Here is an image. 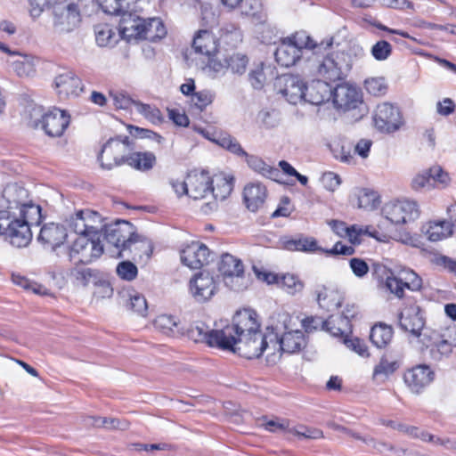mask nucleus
Here are the masks:
<instances>
[{
  "mask_svg": "<svg viewBox=\"0 0 456 456\" xmlns=\"http://www.w3.org/2000/svg\"><path fill=\"white\" fill-rule=\"evenodd\" d=\"M4 212L19 225L27 227L28 245L32 240L31 226L39 225L42 220L41 207L28 200V191L18 183H10L3 191Z\"/></svg>",
  "mask_w": 456,
  "mask_h": 456,
  "instance_id": "obj_1",
  "label": "nucleus"
},
{
  "mask_svg": "<svg viewBox=\"0 0 456 456\" xmlns=\"http://www.w3.org/2000/svg\"><path fill=\"white\" fill-rule=\"evenodd\" d=\"M332 38L316 44L305 31L297 32L291 37L283 38L274 52L277 63L282 67H291L300 60L304 49L316 52L325 50L332 45Z\"/></svg>",
  "mask_w": 456,
  "mask_h": 456,
  "instance_id": "obj_2",
  "label": "nucleus"
},
{
  "mask_svg": "<svg viewBox=\"0 0 456 456\" xmlns=\"http://www.w3.org/2000/svg\"><path fill=\"white\" fill-rule=\"evenodd\" d=\"M119 34L127 41L146 39L154 42L164 37L167 31L160 19H144L135 14L125 16L119 24Z\"/></svg>",
  "mask_w": 456,
  "mask_h": 456,
  "instance_id": "obj_3",
  "label": "nucleus"
},
{
  "mask_svg": "<svg viewBox=\"0 0 456 456\" xmlns=\"http://www.w3.org/2000/svg\"><path fill=\"white\" fill-rule=\"evenodd\" d=\"M102 237L110 244L120 250L130 249L132 247L138 249L137 244L145 247L144 253L150 256L153 250L151 242L133 231V225L126 221H117L113 224H106L102 232Z\"/></svg>",
  "mask_w": 456,
  "mask_h": 456,
  "instance_id": "obj_4",
  "label": "nucleus"
},
{
  "mask_svg": "<svg viewBox=\"0 0 456 456\" xmlns=\"http://www.w3.org/2000/svg\"><path fill=\"white\" fill-rule=\"evenodd\" d=\"M266 330L265 334L260 330L252 335L244 334L235 340L232 348L224 350L238 354L247 359L258 358L266 349H272V346L277 344L274 328H267Z\"/></svg>",
  "mask_w": 456,
  "mask_h": 456,
  "instance_id": "obj_5",
  "label": "nucleus"
},
{
  "mask_svg": "<svg viewBox=\"0 0 456 456\" xmlns=\"http://www.w3.org/2000/svg\"><path fill=\"white\" fill-rule=\"evenodd\" d=\"M134 148V141L128 136L118 135L115 138H110L102 145L98 155L101 167L105 170H111L122 165H126Z\"/></svg>",
  "mask_w": 456,
  "mask_h": 456,
  "instance_id": "obj_6",
  "label": "nucleus"
},
{
  "mask_svg": "<svg viewBox=\"0 0 456 456\" xmlns=\"http://www.w3.org/2000/svg\"><path fill=\"white\" fill-rule=\"evenodd\" d=\"M351 56L338 51L326 54L318 61L317 74L327 82H336L346 77L352 69Z\"/></svg>",
  "mask_w": 456,
  "mask_h": 456,
  "instance_id": "obj_7",
  "label": "nucleus"
},
{
  "mask_svg": "<svg viewBox=\"0 0 456 456\" xmlns=\"http://www.w3.org/2000/svg\"><path fill=\"white\" fill-rule=\"evenodd\" d=\"M260 325L256 320V314L249 309L238 311L232 318V323L222 329L224 342L234 346L235 340L244 334L252 335L258 331Z\"/></svg>",
  "mask_w": 456,
  "mask_h": 456,
  "instance_id": "obj_8",
  "label": "nucleus"
},
{
  "mask_svg": "<svg viewBox=\"0 0 456 456\" xmlns=\"http://www.w3.org/2000/svg\"><path fill=\"white\" fill-rule=\"evenodd\" d=\"M103 253L102 240L91 237L79 236L67 248L69 261L75 265H88L98 259Z\"/></svg>",
  "mask_w": 456,
  "mask_h": 456,
  "instance_id": "obj_9",
  "label": "nucleus"
},
{
  "mask_svg": "<svg viewBox=\"0 0 456 456\" xmlns=\"http://www.w3.org/2000/svg\"><path fill=\"white\" fill-rule=\"evenodd\" d=\"M382 216L392 224H406L419 217L420 210L414 200H397L386 203L381 209Z\"/></svg>",
  "mask_w": 456,
  "mask_h": 456,
  "instance_id": "obj_10",
  "label": "nucleus"
},
{
  "mask_svg": "<svg viewBox=\"0 0 456 456\" xmlns=\"http://www.w3.org/2000/svg\"><path fill=\"white\" fill-rule=\"evenodd\" d=\"M82 20L76 4L59 5L53 11V31L57 35L68 34L75 30Z\"/></svg>",
  "mask_w": 456,
  "mask_h": 456,
  "instance_id": "obj_11",
  "label": "nucleus"
},
{
  "mask_svg": "<svg viewBox=\"0 0 456 456\" xmlns=\"http://www.w3.org/2000/svg\"><path fill=\"white\" fill-rule=\"evenodd\" d=\"M218 270L227 287L232 290H241L243 283L244 265L240 259L231 254H223L218 265Z\"/></svg>",
  "mask_w": 456,
  "mask_h": 456,
  "instance_id": "obj_12",
  "label": "nucleus"
},
{
  "mask_svg": "<svg viewBox=\"0 0 456 456\" xmlns=\"http://www.w3.org/2000/svg\"><path fill=\"white\" fill-rule=\"evenodd\" d=\"M426 321L419 305L413 300H408L399 315V325L402 330L419 338Z\"/></svg>",
  "mask_w": 456,
  "mask_h": 456,
  "instance_id": "obj_13",
  "label": "nucleus"
},
{
  "mask_svg": "<svg viewBox=\"0 0 456 456\" xmlns=\"http://www.w3.org/2000/svg\"><path fill=\"white\" fill-rule=\"evenodd\" d=\"M69 122L70 116L66 110L53 108L45 113L36 126L40 125L45 134L50 137H60L69 126Z\"/></svg>",
  "mask_w": 456,
  "mask_h": 456,
  "instance_id": "obj_14",
  "label": "nucleus"
},
{
  "mask_svg": "<svg viewBox=\"0 0 456 456\" xmlns=\"http://www.w3.org/2000/svg\"><path fill=\"white\" fill-rule=\"evenodd\" d=\"M373 119L379 130L387 133L398 130L403 124L398 108L388 102L377 106Z\"/></svg>",
  "mask_w": 456,
  "mask_h": 456,
  "instance_id": "obj_15",
  "label": "nucleus"
},
{
  "mask_svg": "<svg viewBox=\"0 0 456 456\" xmlns=\"http://www.w3.org/2000/svg\"><path fill=\"white\" fill-rule=\"evenodd\" d=\"M0 235L16 248L28 246L27 227L19 225L4 212H0Z\"/></svg>",
  "mask_w": 456,
  "mask_h": 456,
  "instance_id": "obj_16",
  "label": "nucleus"
},
{
  "mask_svg": "<svg viewBox=\"0 0 456 456\" xmlns=\"http://www.w3.org/2000/svg\"><path fill=\"white\" fill-rule=\"evenodd\" d=\"M332 96L335 106L344 110L356 109L362 102L361 91L348 84L338 85L332 90Z\"/></svg>",
  "mask_w": 456,
  "mask_h": 456,
  "instance_id": "obj_17",
  "label": "nucleus"
},
{
  "mask_svg": "<svg viewBox=\"0 0 456 456\" xmlns=\"http://www.w3.org/2000/svg\"><path fill=\"white\" fill-rule=\"evenodd\" d=\"M190 338L195 342H204L211 347L224 350L231 346L224 342L221 330H209L204 323L191 327L188 331Z\"/></svg>",
  "mask_w": 456,
  "mask_h": 456,
  "instance_id": "obj_18",
  "label": "nucleus"
},
{
  "mask_svg": "<svg viewBox=\"0 0 456 456\" xmlns=\"http://www.w3.org/2000/svg\"><path fill=\"white\" fill-rule=\"evenodd\" d=\"M190 289L197 301L205 302L215 294L216 285L214 277L210 273L201 272L191 280Z\"/></svg>",
  "mask_w": 456,
  "mask_h": 456,
  "instance_id": "obj_19",
  "label": "nucleus"
},
{
  "mask_svg": "<svg viewBox=\"0 0 456 456\" xmlns=\"http://www.w3.org/2000/svg\"><path fill=\"white\" fill-rule=\"evenodd\" d=\"M209 254L206 245L192 242L181 251V261L191 269H200L208 263Z\"/></svg>",
  "mask_w": 456,
  "mask_h": 456,
  "instance_id": "obj_20",
  "label": "nucleus"
},
{
  "mask_svg": "<svg viewBox=\"0 0 456 456\" xmlns=\"http://www.w3.org/2000/svg\"><path fill=\"white\" fill-rule=\"evenodd\" d=\"M277 344L272 346L273 352H282L288 354H295L299 352L303 347L305 346V338L302 330H296L284 332L281 336H279L275 332Z\"/></svg>",
  "mask_w": 456,
  "mask_h": 456,
  "instance_id": "obj_21",
  "label": "nucleus"
},
{
  "mask_svg": "<svg viewBox=\"0 0 456 456\" xmlns=\"http://www.w3.org/2000/svg\"><path fill=\"white\" fill-rule=\"evenodd\" d=\"M54 85L60 98L78 96L83 91L81 79L70 70L64 71L56 76Z\"/></svg>",
  "mask_w": 456,
  "mask_h": 456,
  "instance_id": "obj_22",
  "label": "nucleus"
},
{
  "mask_svg": "<svg viewBox=\"0 0 456 456\" xmlns=\"http://www.w3.org/2000/svg\"><path fill=\"white\" fill-rule=\"evenodd\" d=\"M282 87L281 94L291 104H297L305 98V84L297 75H285L280 78Z\"/></svg>",
  "mask_w": 456,
  "mask_h": 456,
  "instance_id": "obj_23",
  "label": "nucleus"
},
{
  "mask_svg": "<svg viewBox=\"0 0 456 456\" xmlns=\"http://www.w3.org/2000/svg\"><path fill=\"white\" fill-rule=\"evenodd\" d=\"M404 382L414 393H419L434 379V372L428 365H418L404 374Z\"/></svg>",
  "mask_w": 456,
  "mask_h": 456,
  "instance_id": "obj_24",
  "label": "nucleus"
},
{
  "mask_svg": "<svg viewBox=\"0 0 456 456\" xmlns=\"http://www.w3.org/2000/svg\"><path fill=\"white\" fill-rule=\"evenodd\" d=\"M354 316V312L351 313L349 310H346V312H344L341 316L337 318V320L330 317L325 321L322 319H313L310 320V322H318V324H322V330H324L331 336L340 338L343 340L345 336H346L348 332H351L349 319Z\"/></svg>",
  "mask_w": 456,
  "mask_h": 456,
  "instance_id": "obj_25",
  "label": "nucleus"
},
{
  "mask_svg": "<svg viewBox=\"0 0 456 456\" xmlns=\"http://www.w3.org/2000/svg\"><path fill=\"white\" fill-rule=\"evenodd\" d=\"M67 231L63 225L50 223L45 224L37 236V240L45 247L56 250L67 239Z\"/></svg>",
  "mask_w": 456,
  "mask_h": 456,
  "instance_id": "obj_26",
  "label": "nucleus"
},
{
  "mask_svg": "<svg viewBox=\"0 0 456 456\" xmlns=\"http://www.w3.org/2000/svg\"><path fill=\"white\" fill-rule=\"evenodd\" d=\"M332 86L323 79L313 80L305 86L304 102L313 105H321L328 102L332 95Z\"/></svg>",
  "mask_w": 456,
  "mask_h": 456,
  "instance_id": "obj_27",
  "label": "nucleus"
},
{
  "mask_svg": "<svg viewBox=\"0 0 456 456\" xmlns=\"http://www.w3.org/2000/svg\"><path fill=\"white\" fill-rule=\"evenodd\" d=\"M211 178L207 171H191L188 174L189 197L200 200L210 193Z\"/></svg>",
  "mask_w": 456,
  "mask_h": 456,
  "instance_id": "obj_28",
  "label": "nucleus"
},
{
  "mask_svg": "<svg viewBox=\"0 0 456 456\" xmlns=\"http://www.w3.org/2000/svg\"><path fill=\"white\" fill-rule=\"evenodd\" d=\"M282 247L289 251H302L306 253H313L316 251H322V248L318 246L317 240L314 237L297 234L295 237H284L281 240Z\"/></svg>",
  "mask_w": 456,
  "mask_h": 456,
  "instance_id": "obj_29",
  "label": "nucleus"
},
{
  "mask_svg": "<svg viewBox=\"0 0 456 456\" xmlns=\"http://www.w3.org/2000/svg\"><path fill=\"white\" fill-rule=\"evenodd\" d=\"M316 301L320 307L334 311L341 306V296L338 291L325 285H317L314 289Z\"/></svg>",
  "mask_w": 456,
  "mask_h": 456,
  "instance_id": "obj_30",
  "label": "nucleus"
},
{
  "mask_svg": "<svg viewBox=\"0 0 456 456\" xmlns=\"http://www.w3.org/2000/svg\"><path fill=\"white\" fill-rule=\"evenodd\" d=\"M266 198V189L259 183H248L245 186L243 191V199L247 208L256 212L261 208Z\"/></svg>",
  "mask_w": 456,
  "mask_h": 456,
  "instance_id": "obj_31",
  "label": "nucleus"
},
{
  "mask_svg": "<svg viewBox=\"0 0 456 456\" xmlns=\"http://www.w3.org/2000/svg\"><path fill=\"white\" fill-rule=\"evenodd\" d=\"M421 231L430 241H439L452 235L453 224L447 221H431L424 224Z\"/></svg>",
  "mask_w": 456,
  "mask_h": 456,
  "instance_id": "obj_32",
  "label": "nucleus"
},
{
  "mask_svg": "<svg viewBox=\"0 0 456 456\" xmlns=\"http://www.w3.org/2000/svg\"><path fill=\"white\" fill-rule=\"evenodd\" d=\"M156 162L157 159L153 152L135 151L134 149L130 153L126 165L137 171L148 172L154 167Z\"/></svg>",
  "mask_w": 456,
  "mask_h": 456,
  "instance_id": "obj_33",
  "label": "nucleus"
},
{
  "mask_svg": "<svg viewBox=\"0 0 456 456\" xmlns=\"http://www.w3.org/2000/svg\"><path fill=\"white\" fill-rule=\"evenodd\" d=\"M192 48L198 53L203 55H211L217 50V45L215 37L208 30H200L192 41Z\"/></svg>",
  "mask_w": 456,
  "mask_h": 456,
  "instance_id": "obj_34",
  "label": "nucleus"
},
{
  "mask_svg": "<svg viewBox=\"0 0 456 456\" xmlns=\"http://www.w3.org/2000/svg\"><path fill=\"white\" fill-rule=\"evenodd\" d=\"M234 179L232 176L225 175H216L211 179L210 192L216 200H224L232 192L233 189Z\"/></svg>",
  "mask_w": 456,
  "mask_h": 456,
  "instance_id": "obj_35",
  "label": "nucleus"
},
{
  "mask_svg": "<svg viewBox=\"0 0 456 456\" xmlns=\"http://www.w3.org/2000/svg\"><path fill=\"white\" fill-rule=\"evenodd\" d=\"M102 11L111 15H120L119 24L126 15L135 16L136 10L127 0H101Z\"/></svg>",
  "mask_w": 456,
  "mask_h": 456,
  "instance_id": "obj_36",
  "label": "nucleus"
},
{
  "mask_svg": "<svg viewBox=\"0 0 456 456\" xmlns=\"http://www.w3.org/2000/svg\"><path fill=\"white\" fill-rule=\"evenodd\" d=\"M245 159L248 166L263 176L274 181L280 176V170L278 168L269 166L259 157L247 154Z\"/></svg>",
  "mask_w": 456,
  "mask_h": 456,
  "instance_id": "obj_37",
  "label": "nucleus"
},
{
  "mask_svg": "<svg viewBox=\"0 0 456 456\" xmlns=\"http://www.w3.org/2000/svg\"><path fill=\"white\" fill-rule=\"evenodd\" d=\"M398 362L389 361L387 358L382 357L374 368L372 379L378 384L384 383L388 377L398 369Z\"/></svg>",
  "mask_w": 456,
  "mask_h": 456,
  "instance_id": "obj_38",
  "label": "nucleus"
},
{
  "mask_svg": "<svg viewBox=\"0 0 456 456\" xmlns=\"http://www.w3.org/2000/svg\"><path fill=\"white\" fill-rule=\"evenodd\" d=\"M393 338V330L386 324L374 325L370 330V339L378 348L386 346Z\"/></svg>",
  "mask_w": 456,
  "mask_h": 456,
  "instance_id": "obj_39",
  "label": "nucleus"
},
{
  "mask_svg": "<svg viewBox=\"0 0 456 456\" xmlns=\"http://www.w3.org/2000/svg\"><path fill=\"white\" fill-rule=\"evenodd\" d=\"M86 221V237L101 240L102 232L106 224L101 215L96 211L88 209Z\"/></svg>",
  "mask_w": 456,
  "mask_h": 456,
  "instance_id": "obj_40",
  "label": "nucleus"
},
{
  "mask_svg": "<svg viewBox=\"0 0 456 456\" xmlns=\"http://www.w3.org/2000/svg\"><path fill=\"white\" fill-rule=\"evenodd\" d=\"M84 422L87 427H103L110 429H126L127 428L126 422L113 418L87 416L85 418Z\"/></svg>",
  "mask_w": 456,
  "mask_h": 456,
  "instance_id": "obj_41",
  "label": "nucleus"
},
{
  "mask_svg": "<svg viewBox=\"0 0 456 456\" xmlns=\"http://www.w3.org/2000/svg\"><path fill=\"white\" fill-rule=\"evenodd\" d=\"M37 58L29 55H22L20 59L12 62V66L19 77H30L36 72Z\"/></svg>",
  "mask_w": 456,
  "mask_h": 456,
  "instance_id": "obj_42",
  "label": "nucleus"
},
{
  "mask_svg": "<svg viewBox=\"0 0 456 456\" xmlns=\"http://www.w3.org/2000/svg\"><path fill=\"white\" fill-rule=\"evenodd\" d=\"M428 171L431 178V183H433V189L443 190L450 185L452 182L451 176L442 167L438 165L433 166Z\"/></svg>",
  "mask_w": 456,
  "mask_h": 456,
  "instance_id": "obj_43",
  "label": "nucleus"
},
{
  "mask_svg": "<svg viewBox=\"0 0 456 456\" xmlns=\"http://www.w3.org/2000/svg\"><path fill=\"white\" fill-rule=\"evenodd\" d=\"M87 212L88 208L77 210L67 220L70 230L80 236H86V233Z\"/></svg>",
  "mask_w": 456,
  "mask_h": 456,
  "instance_id": "obj_44",
  "label": "nucleus"
},
{
  "mask_svg": "<svg viewBox=\"0 0 456 456\" xmlns=\"http://www.w3.org/2000/svg\"><path fill=\"white\" fill-rule=\"evenodd\" d=\"M94 32L96 43L101 47L112 45L117 42L115 39V32L107 24L95 26Z\"/></svg>",
  "mask_w": 456,
  "mask_h": 456,
  "instance_id": "obj_45",
  "label": "nucleus"
},
{
  "mask_svg": "<svg viewBox=\"0 0 456 456\" xmlns=\"http://www.w3.org/2000/svg\"><path fill=\"white\" fill-rule=\"evenodd\" d=\"M398 278L402 281L404 289L407 288L410 290L418 291L422 287L421 278L411 269L402 270L398 274Z\"/></svg>",
  "mask_w": 456,
  "mask_h": 456,
  "instance_id": "obj_46",
  "label": "nucleus"
},
{
  "mask_svg": "<svg viewBox=\"0 0 456 456\" xmlns=\"http://www.w3.org/2000/svg\"><path fill=\"white\" fill-rule=\"evenodd\" d=\"M224 61L227 64V68H229L233 73L242 74L246 70L248 57L243 53H233L232 54L225 57Z\"/></svg>",
  "mask_w": 456,
  "mask_h": 456,
  "instance_id": "obj_47",
  "label": "nucleus"
},
{
  "mask_svg": "<svg viewBox=\"0 0 456 456\" xmlns=\"http://www.w3.org/2000/svg\"><path fill=\"white\" fill-rule=\"evenodd\" d=\"M452 346H456V338L452 340L443 339L430 350L433 360L440 361L443 357H448L452 351Z\"/></svg>",
  "mask_w": 456,
  "mask_h": 456,
  "instance_id": "obj_48",
  "label": "nucleus"
},
{
  "mask_svg": "<svg viewBox=\"0 0 456 456\" xmlns=\"http://www.w3.org/2000/svg\"><path fill=\"white\" fill-rule=\"evenodd\" d=\"M364 86L367 92L374 96L384 95L387 90L384 77L367 78Z\"/></svg>",
  "mask_w": 456,
  "mask_h": 456,
  "instance_id": "obj_49",
  "label": "nucleus"
},
{
  "mask_svg": "<svg viewBox=\"0 0 456 456\" xmlns=\"http://www.w3.org/2000/svg\"><path fill=\"white\" fill-rule=\"evenodd\" d=\"M139 113L142 114L147 119L153 124L159 123L162 119L160 110L155 106L142 102H134Z\"/></svg>",
  "mask_w": 456,
  "mask_h": 456,
  "instance_id": "obj_50",
  "label": "nucleus"
},
{
  "mask_svg": "<svg viewBox=\"0 0 456 456\" xmlns=\"http://www.w3.org/2000/svg\"><path fill=\"white\" fill-rule=\"evenodd\" d=\"M411 186L416 191L433 190V183H431L428 169L417 174L412 178Z\"/></svg>",
  "mask_w": 456,
  "mask_h": 456,
  "instance_id": "obj_51",
  "label": "nucleus"
},
{
  "mask_svg": "<svg viewBox=\"0 0 456 456\" xmlns=\"http://www.w3.org/2000/svg\"><path fill=\"white\" fill-rule=\"evenodd\" d=\"M371 55L377 61H386L392 54V45L386 40H379L372 45Z\"/></svg>",
  "mask_w": 456,
  "mask_h": 456,
  "instance_id": "obj_52",
  "label": "nucleus"
},
{
  "mask_svg": "<svg viewBox=\"0 0 456 456\" xmlns=\"http://www.w3.org/2000/svg\"><path fill=\"white\" fill-rule=\"evenodd\" d=\"M215 99V94L210 90H201L191 94V102L200 110L210 105Z\"/></svg>",
  "mask_w": 456,
  "mask_h": 456,
  "instance_id": "obj_53",
  "label": "nucleus"
},
{
  "mask_svg": "<svg viewBox=\"0 0 456 456\" xmlns=\"http://www.w3.org/2000/svg\"><path fill=\"white\" fill-rule=\"evenodd\" d=\"M379 205V197L376 192L364 190L358 196V208L372 210Z\"/></svg>",
  "mask_w": 456,
  "mask_h": 456,
  "instance_id": "obj_54",
  "label": "nucleus"
},
{
  "mask_svg": "<svg viewBox=\"0 0 456 456\" xmlns=\"http://www.w3.org/2000/svg\"><path fill=\"white\" fill-rule=\"evenodd\" d=\"M118 275L125 281H133L138 273L137 266L130 261H122L117 266Z\"/></svg>",
  "mask_w": 456,
  "mask_h": 456,
  "instance_id": "obj_55",
  "label": "nucleus"
},
{
  "mask_svg": "<svg viewBox=\"0 0 456 456\" xmlns=\"http://www.w3.org/2000/svg\"><path fill=\"white\" fill-rule=\"evenodd\" d=\"M154 327L166 335H169L173 332L175 327H176V321L171 315L161 314L154 320Z\"/></svg>",
  "mask_w": 456,
  "mask_h": 456,
  "instance_id": "obj_56",
  "label": "nucleus"
},
{
  "mask_svg": "<svg viewBox=\"0 0 456 456\" xmlns=\"http://www.w3.org/2000/svg\"><path fill=\"white\" fill-rule=\"evenodd\" d=\"M128 306L132 311L142 316H144L148 310L145 297L138 292L130 294Z\"/></svg>",
  "mask_w": 456,
  "mask_h": 456,
  "instance_id": "obj_57",
  "label": "nucleus"
},
{
  "mask_svg": "<svg viewBox=\"0 0 456 456\" xmlns=\"http://www.w3.org/2000/svg\"><path fill=\"white\" fill-rule=\"evenodd\" d=\"M288 432L294 436H297L298 438L320 439L323 437V433L322 430L304 426L289 428Z\"/></svg>",
  "mask_w": 456,
  "mask_h": 456,
  "instance_id": "obj_58",
  "label": "nucleus"
},
{
  "mask_svg": "<svg viewBox=\"0 0 456 456\" xmlns=\"http://www.w3.org/2000/svg\"><path fill=\"white\" fill-rule=\"evenodd\" d=\"M281 285L286 291L291 295L300 292L304 288L303 282L300 281L297 276L289 273L283 275L281 278Z\"/></svg>",
  "mask_w": 456,
  "mask_h": 456,
  "instance_id": "obj_59",
  "label": "nucleus"
},
{
  "mask_svg": "<svg viewBox=\"0 0 456 456\" xmlns=\"http://www.w3.org/2000/svg\"><path fill=\"white\" fill-rule=\"evenodd\" d=\"M330 225L332 230L338 234H341L343 232H346L350 240L356 239V237L362 232V229L359 228L358 225L346 227L344 222L333 220L331 221Z\"/></svg>",
  "mask_w": 456,
  "mask_h": 456,
  "instance_id": "obj_60",
  "label": "nucleus"
},
{
  "mask_svg": "<svg viewBox=\"0 0 456 456\" xmlns=\"http://www.w3.org/2000/svg\"><path fill=\"white\" fill-rule=\"evenodd\" d=\"M240 9L245 16L257 17L262 11V3L260 0H242Z\"/></svg>",
  "mask_w": 456,
  "mask_h": 456,
  "instance_id": "obj_61",
  "label": "nucleus"
},
{
  "mask_svg": "<svg viewBox=\"0 0 456 456\" xmlns=\"http://www.w3.org/2000/svg\"><path fill=\"white\" fill-rule=\"evenodd\" d=\"M322 186L329 191H335L341 184L340 176L334 172H325L321 177Z\"/></svg>",
  "mask_w": 456,
  "mask_h": 456,
  "instance_id": "obj_62",
  "label": "nucleus"
},
{
  "mask_svg": "<svg viewBox=\"0 0 456 456\" xmlns=\"http://www.w3.org/2000/svg\"><path fill=\"white\" fill-rule=\"evenodd\" d=\"M386 288L395 297L401 298L403 297L404 287L402 281L398 276L387 275L386 276Z\"/></svg>",
  "mask_w": 456,
  "mask_h": 456,
  "instance_id": "obj_63",
  "label": "nucleus"
},
{
  "mask_svg": "<svg viewBox=\"0 0 456 456\" xmlns=\"http://www.w3.org/2000/svg\"><path fill=\"white\" fill-rule=\"evenodd\" d=\"M343 343L351 350L361 356L368 355L367 346L362 340L358 338H349L348 334L345 336Z\"/></svg>",
  "mask_w": 456,
  "mask_h": 456,
  "instance_id": "obj_64",
  "label": "nucleus"
}]
</instances>
